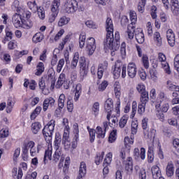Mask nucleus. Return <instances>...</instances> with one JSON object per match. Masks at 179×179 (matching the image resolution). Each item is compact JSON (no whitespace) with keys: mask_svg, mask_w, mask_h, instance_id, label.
<instances>
[{"mask_svg":"<svg viewBox=\"0 0 179 179\" xmlns=\"http://www.w3.org/2000/svg\"><path fill=\"white\" fill-rule=\"evenodd\" d=\"M106 38L103 41L104 50L108 51L110 50L112 57L115 55V51L120 48V32H115V43H114V24L113 20L108 17L106 21Z\"/></svg>","mask_w":179,"mask_h":179,"instance_id":"f257e3e1","label":"nucleus"},{"mask_svg":"<svg viewBox=\"0 0 179 179\" xmlns=\"http://www.w3.org/2000/svg\"><path fill=\"white\" fill-rule=\"evenodd\" d=\"M63 10L66 13L73 14L76 12H83L85 6L82 3H78L76 0H66L63 5Z\"/></svg>","mask_w":179,"mask_h":179,"instance_id":"f03ea898","label":"nucleus"},{"mask_svg":"<svg viewBox=\"0 0 179 179\" xmlns=\"http://www.w3.org/2000/svg\"><path fill=\"white\" fill-rule=\"evenodd\" d=\"M29 152L31 157H37L40 153V145L36 146V143L33 141L25 143L22 147V152L24 155H27Z\"/></svg>","mask_w":179,"mask_h":179,"instance_id":"7ed1b4c3","label":"nucleus"},{"mask_svg":"<svg viewBox=\"0 0 179 179\" xmlns=\"http://www.w3.org/2000/svg\"><path fill=\"white\" fill-rule=\"evenodd\" d=\"M155 103V106L159 105V107H162V110L164 113H167V111H169V108H170V105H169V98L163 92L158 94Z\"/></svg>","mask_w":179,"mask_h":179,"instance_id":"20e7f679","label":"nucleus"},{"mask_svg":"<svg viewBox=\"0 0 179 179\" xmlns=\"http://www.w3.org/2000/svg\"><path fill=\"white\" fill-rule=\"evenodd\" d=\"M130 20L131 23L128 25L127 31H126V36H127L128 38L132 40L134 38V36H135V23L138 20V17L136 16V13L135 11H130L129 13Z\"/></svg>","mask_w":179,"mask_h":179,"instance_id":"39448f33","label":"nucleus"},{"mask_svg":"<svg viewBox=\"0 0 179 179\" xmlns=\"http://www.w3.org/2000/svg\"><path fill=\"white\" fill-rule=\"evenodd\" d=\"M122 71V78L124 79L127 78V67L125 66H122L121 63L116 62L114 66H112L111 72L113 76L114 79H118L121 76Z\"/></svg>","mask_w":179,"mask_h":179,"instance_id":"423d86ee","label":"nucleus"},{"mask_svg":"<svg viewBox=\"0 0 179 179\" xmlns=\"http://www.w3.org/2000/svg\"><path fill=\"white\" fill-rule=\"evenodd\" d=\"M61 145V134L56 133L55 138V149L56 150L55 154L53 155V160L57 163L61 159L62 156V148L59 147Z\"/></svg>","mask_w":179,"mask_h":179,"instance_id":"0eeeda50","label":"nucleus"},{"mask_svg":"<svg viewBox=\"0 0 179 179\" xmlns=\"http://www.w3.org/2000/svg\"><path fill=\"white\" fill-rule=\"evenodd\" d=\"M55 128V120H51L43 129V134L45 136V141L50 142L52 140V134Z\"/></svg>","mask_w":179,"mask_h":179,"instance_id":"6e6552de","label":"nucleus"},{"mask_svg":"<svg viewBox=\"0 0 179 179\" xmlns=\"http://www.w3.org/2000/svg\"><path fill=\"white\" fill-rule=\"evenodd\" d=\"M124 142V147L121 149L120 155V157L123 159L127 157V153H129L131 148L134 145V136H131V138L125 137Z\"/></svg>","mask_w":179,"mask_h":179,"instance_id":"1a4fd4ad","label":"nucleus"},{"mask_svg":"<svg viewBox=\"0 0 179 179\" xmlns=\"http://www.w3.org/2000/svg\"><path fill=\"white\" fill-rule=\"evenodd\" d=\"M78 64L80 66V75L83 79V78L87 76V70L86 68L89 66V64H87V62H86V57H85V56L80 57Z\"/></svg>","mask_w":179,"mask_h":179,"instance_id":"9d476101","label":"nucleus"},{"mask_svg":"<svg viewBox=\"0 0 179 179\" xmlns=\"http://www.w3.org/2000/svg\"><path fill=\"white\" fill-rule=\"evenodd\" d=\"M167 58L166 57V55L162 52L158 54V61L161 62L162 68H163L164 72L167 73V75H170L171 73V71L170 70V66L169 63L166 62Z\"/></svg>","mask_w":179,"mask_h":179,"instance_id":"9b49d317","label":"nucleus"},{"mask_svg":"<svg viewBox=\"0 0 179 179\" xmlns=\"http://www.w3.org/2000/svg\"><path fill=\"white\" fill-rule=\"evenodd\" d=\"M73 138L72 140V149H76L78 148V142H79V124L74 123L73 125Z\"/></svg>","mask_w":179,"mask_h":179,"instance_id":"f8f14e48","label":"nucleus"},{"mask_svg":"<svg viewBox=\"0 0 179 179\" xmlns=\"http://www.w3.org/2000/svg\"><path fill=\"white\" fill-rule=\"evenodd\" d=\"M86 51L89 55H93L96 51V39L94 38H88L86 41Z\"/></svg>","mask_w":179,"mask_h":179,"instance_id":"ddd939ff","label":"nucleus"},{"mask_svg":"<svg viewBox=\"0 0 179 179\" xmlns=\"http://www.w3.org/2000/svg\"><path fill=\"white\" fill-rule=\"evenodd\" d=\"M136 90L141 93L140 99H149V93L146 91V86L143 83H138L136 86Z\"/></svg>","mask_w":179,"mask_h":179,"instance_id":"4468645a","label":"nucleus"},{"mask_svg":"<svg viewBox=\"0 0 179 179\" xmlns=\"http://www.w3.org/2000/svg\"><path fill=\"white\" fill-rule=\"evenodd\" d=\"M114 107V103L111 98H108L104 104V109L107 113L106 120L110 121V117L111 115V112L113 111V108Z\"/></svg>","mask_w":179,"mask_h":179,"instance_id":"2eb2a0df","label":"nucleus"},{"mask_svg":"<svg viewBox=\"0 0 179 179\" xmlns=\"http://www.w3.org/2000/svg\"><path fill=\"white\" fill-rule=\"evenodd\" d=\"M138 72V67H136V64L135 62H129L127 65V74L131 79H134L136 76Z\"/></svg>","mask_w":179,"mask_h":179,"instance_id":"dca6fc26","label":"nucleus"},{"mask_svg":"<svg viewBox=\"0 0 179 179\" xmlns=\"http://www.w3.org/2000/svg\"><path fill=\"white\" fill-rule=\"evenodd\" d=\"M62 156L60 157V161L58 165L59 169H62L63 167V171L64 173H66L68 171V169H69V164H70V158L67 157L65 159L64 165V157H62Z\"/></svg>","mask_w":179,"mask_h":179,"instance_id":"f3484780","label":"nucleus"},{"mask_svg":"<svg viewBox=\"0 0 179 179\" xmlns=\"http://www.w3.org/2000/svg\"><path fill=\"white\" fill-rule=\"evenodd\" d=\"M12 23L16 29H20V27H22V24H23L22 15L17 13L14 14L12 17Z\"/></svg>","mask_w":179,"mask_h":179,"instance_id":"a211bd4d","label":"nucleus"},{"mask_svg":"<svg viewBox=\"0 0 179 179\" xmlns=\"http://www.w3.org/2000/svg\"><path fill=\"white\" fill-rule=\"evenodd\" d=\"M166 38L171 47L176 45V34H174L173 29H168L166 31Z\"/></svg>","mask_w":179,"mask_h":179,"instance_id":"6ab92c4d","label":"nucleus"},{"mask_svg":"<svg viewBox=\"0 0 179 179\" xmlns=\"http://www.w3.org/2000/svg\"><path fill=\"white\" fill-rule=\"evenodd\" d=\"M108 67V63L107 62H103L102 64H99L97 71L98 79H101V78H103L104 71H107Z\"/></svg>","mask_w":179,"mask_h":179,"instance_id":"aec40b11","label":"nucleus"},{"mask_svg":"<svg viewBox=\"0 0 179 179\" xmlns=\"http://www.w3.org/2000/svg\"><path fill=\"white\" fill-rule=\"evenodd\" d=\"M55 104V99L52 97H48L45 99L43 103V111H47L48 107H54Z\"/></svg>","mask_w":179,"mask_h":179,"instance_id":"412c9836","label":"nucleus"},{"mask_svg":"<svg viewBox=\"0 0 179 179\" xmlns=\"http://www.w3.org/2000/svg\"><path fill=\"white\" fill-rule=\"evenodd\" d=\"M134 155L135 159H141V160H145L146 159V150L144 148H141V152H139V148H135L134 151Z\"/></svg>","mask_w":179,"mask_h":179,"instance_id":"4be33fe9","label":"nucleus"},{"mask_svg":"<svg viewBox=\"0 0 179 179\" xmlns=\"http://www.w3.org/2000/svg\"><path fill=\"white\" fill-rule=\"evenodd\" d=\"M124 169L127 171L128 174H131L134 170V164L131 157H128L126 161L124 162Z\"/></svg>","mask_w":179,"mask_h":179,"instance_id":"5701e85b","label":"nucleus"},{"mask_svg":"<svg viewBox=\"0 0 179 179\" xmlns=\"http://www.w3.org/2000/svg\"><path fill=\"white\" fill-rule=\"evenodd\" d=\"M61 6V0H53L50 6L51 13L58 15L59 13V6Z\"/></svg>","mask_w":179,"mask_h":179,"instance_id":"b1692460","label":"nucleus"},{"mask_svg":"<svg viewBox=\"0 0 179 179\" xmlns=\"http://www.w3.org/2000/svg\"><path fill=\"white\" fill-rule=\"evenodd\" d=\"M134 33L137 43H138V44H143V43H145V35L142 29H137L136 31L134 29Z\"/></svg>","mask_w":179,"mask_h":179,"instance_id":"393cba45","label":"nucleus"},{"mask_svg":"<svg viewBox=\"0 0 179 179\" xmlns=\"http://www.w3.org/2000/svg\"><path fill=\"white\" fill-rule=\"evenodd\" d=\"M151 171L152 174L153 179H160L162 178V171H160V168L158 166H153L151 168Z\"/></svg>","mask_w":179,"mask_h":179,"instance_id":"a878e982","label":"nucleus"},{"mask_svg":"<svg viewBox=\"0 0 179 179\" xmlns=\"http://www.w3.org/2000/svg\"><path fill=\"white\" fill-rule=\"evenodd\" d=\"M74 92V101H78L80 97V94H82V84L78 83L76 85L75 89L73 90Z\"/></svg>","mask_w":179,"mask_h":179,"instance_id":"bb28decb","label":"nucleus"},{"mask_svg":"<svg viewBox=\"0 0 179 179\" xmlns=\"http://www.w3.org/2000/svg\"><path fill=\"white\" fill-rule=\"evenodd\" d=\"M155 110L157 118H158L159 121H162V122H163V121H164V113H163L166 112L163 111V110L162 109V106H160L159 104L155 105Z\"/></svg>","mask_w":179,"mask_h":179,"instance_id":"cd10ccee","label":"nucleus"},{"mask_svg":"<svg viewBox=\"0 0 179 179\" xmlns=\"http://www.w3.org/2000/svg\"><path fill=\"white\" fill-rule=\"evenodd\" d=\"M171 10L175 16L179 15V1L178 0H171Z\"/></svg>","mask_w":179,"mask_h":179,"instance_id":"c85d7f7f","label":"nucleus"},{"mask_svg":"<svg viewBox=\"0 0 179 179\" xmlns=\"http://www.w3.org/2000/svg\"><path fill=\"white\" fill-rule=\"evenodd\" d=\"M141 103L138 106V113L142 115L145 113L146 108V103L149 101V99H140Z\"/></svg>","mask_w":179,"mask_h":179,"instance_id":"c756f323","label":"nucleus"},{"mask_svg":"<svg viewBox=\"0 0 179 179\" xmlns=\"http://www.w3.org/2000/svg\"><path fill=\"white\" fill-rule=\"evenodd\" d=\"M16 101L13 99L10 98L7 101V105H6V111L7 114H10L15 107Z\"/></svg>","mask_w":179,"mask_h":179,"instance_id":"7c9ffc66","label":"nucleus"},{"mask_svg":"<svg viewBox=\"0 0 179 179\" xmlns=\"http://www.w3.org/2000/svg\"><path fill=\"white\" fill-rule=\"evenodd\" d=\"M143 134L145 139H150L151 141V139H155V137L156 136V129H151L149 131L147 129L143 131Z\"/></svg>","mask_w":179,"mask_h":179,"instance_id":"2f4dec72","label":"nucleus"},{"mask_svg":"<svg viewBox=\"0 0 179 179\" xmlns=\"http://www.w3.org/2000/svg\"><path fill=\"white\" fill-rule=\"evenodd\" d=\"M113 89L116 99H117V100H120V97H121V85L120 84V82H115Z\"/></svg>","mask_w":179,"mask_h":179,"instance_id":"473e14b6","label":"nucleus"},{"mask_svg":"<svg viewBox=\"0 0 179 179\" xmlns=\"http://www.w3.org/2000/svg\"><path fill=\"white\" fill-rule=\"evenodd\" d=\"M166 173L168 177H173V176H174V164L173 162H168L166 169Z\"/></svg>","mask_w":179,"mask_h":179,"instance_id":"72a5a7b5","label":"nucleus"},{"mask_svg":"<svg viewBox=\"0 0 179 179\" xmlns=\"http://www.w3.org/2000/svg\"><path fill=\"white\" fill-rule=\"evenodd\" d=\"M153 40L158 47H161L162 44H163V41L162 39V36L160 35V32L155 31L153 34Z\"/></svg>","mask_w":179,"mask_h":179,"instance_id":"f704fd0d","label":"nucleus"},{"mask_svg":"<svg viewBox=\"0 0 179 179\" xmlns=\"http://www.w3.org/2000/svg\"><path fill=\"white\" fill-rule=\"evenodd\" d=\"M62 145L64 147V150L66 152L71 150V152L73 151V148H72V141L71 143V139L69 140H62Z\"/></svg>","mask_w":179,"mask_h":179,"instance_id":"c9c22d12","label":"nucleus"},{"mask_svg":"<svg viewBox=\"0 0 179 179\" xmlns=\"http://www.w3.org/2000/svg\"><path fill=\"white\" fill-rule=\"evenodd\" d=\"M78 62H79V52H77L73 54V59L71 64V69H76V66H78Z\"/></svg>","mask_w":179,"mask_h":179,"instance_id":"e433bc0d","label":"nucleus"},{"mask_svg":"<svg viewBox=\"0 0 179 179\" xmlns=\"http://www.w3.org/2000/svg\"><path fill=\"white\" fill-rule=\"evenodd\" d=\"M149 78L152 80V82H157L159 79V73L156 69H151L149 71Z\"/></svg>","mask_w":179,"mask_h":179,"instance_id":"4c0bfd02","label":"nucleus"},{"mask_svg":"<svg viewBox=\"0 0 179 179\" xmlns=\"http://www.w3.org/2000/svg\"><path fill=\"white\" fill-rule=\"evenodd\" d=\"M52 148H50L45 152V155L43 157V163L45 164H47V162H48V160L52 159Z\"/></svg>","mask_w":179,"mask_h":179,"instance_id":"58836bf2","label":"nucleus"},{"mask_svg":"<svg viewBox=\"0 0 179 179\" xmlns=\"http://www.w3.org/2000/svg\"><path fill=\"white\" fill-rule=\"evenodd\" d=\"M95 132L96 134V136L97 138H99V139H104V138L106 137V130H103V128H101V127L98 126L96 128Z\"/></svg>","mask_w":179,"mask_h":179,"instance_id":"ea45409f","label":"nucleus"},{"mask_svg":"<svg viewBox=\"0 0 179 179\" xmlns=\"http://www.w3.org/2000/svg\"><path fill=\"white\" fill-rule=\"evenodd\" d=\"M92 113L94 117H97L100 113V103L94 102L92 106Z\"/></svg>","mask_w":179,"mask_h":179,"instance_id":"a19ab883","label":"nucleus"},{"mask_svg":"<svg viewBox=\"0 0 179 179\" xmlns=\"http://www.w3.org/2000/svg\"><path fill=\"white\" fill-rule=\"evenodd\" d=\"M43 40H44V34H41V32L36 33L32 38V41L35 44H37V43H41Z\"/></svg>","mask_w":179,"mask_h":179,"instance_id":"79ce46f5","label":"nucleus"},{"mask_svg":"<svg viewBox=\"0 0 179 179\" xmlns=\"http://www.w3.org/2000/svg\"><path fill=\"white\" fill-rule=\"evenodd\" d=\"M45 69V67H44V63L41 62H38L36 65V72L35 73V75H36V76H41Z\"/></svg>","mask_w":179,"mask_h":179,"instance_id":"37998d69","label":"nucleus"},{"mask_svg":"<svg viewBox=\"0 0 179 179\" xmlns=\"http://www.w3.org/2000/svg\"><path fill=\"white\" fill-rule=\"evenodd\" d=\"M71 22V18L67 17L66 16H62L59 18L58 21L59 27H62L63 26H66L68 23Z\"/></svg>","mask_w":179,"mask_h":179,"instance_id":"c03bdc74","label":"nucleus"},{"mask_svg":"<svg viewBox=\"0 0 179 179\" xmlns=\"http://www.w3.org/2000/svg\"><path fill=\"white\" fill-rule=\"evenodd\" d=\"M86 173H87L86 163L82 162L80 163V168H79L78 176L85 177L86 176Z\"/></svg>","mask_w":179,"mask_h":179,"instance_id":"a18cd8bd","label":"nucleus"},{"mask_svg":"<svg viewBox=\"0 0 179 179\" xmlns=\"http://www.w3.org/2000/svg\"><path fill=\"white\" fill-rule=\"evenodd\" d=\"M166 87L171 92H179V86L173 84L171 80L167 81Z\"/></svg>","mask_w":179,"mask_h":179,"instance_id":"49530a36","label":"nucleus"},{"mask_svg":"<svg viewBox=\"0 0 179 179\" xmlns=\"http://www.w3.org/2000/svg\"><path fill=\"white\" fill-rule=\"evenodd\" d=\"M31 131L34 134H38L40 129H41V124L38 122H36L31 124Z\"/></svg>","mask_w":179,"mask_h":179,"instance_id":"de8ad7c7","label":"nucleus"},{"mask_svg":"<svg viewBox=\"0 0 179 179\" xmlns=\"http://www.w3.org/2000/svg\"><path fill=\"white\" fill-rule=\"evenodd\" d=\"M128 120H129V116L128 115H123L119 121L120 128H125V125H127Z\"/></svg>","mask_w":179,"mask_h":179,"instance_id":"09e8293b","label":"nucleus"},{"mask_svg":"<svg viewBox=\"0 0 179 179\" xmlns=\"http://www.w3.org/2000/svg\"><path fill=\"white\" fill-rule=\"evenodd\" d=\"M112 162H113V152H108L106 154L105 157L103 164L104 166H110Z\"/></svg>","mask_w":179,"mask_h":179,"instance_id":"8fccbe9b","label":"nucleus"},{"mask_svg":"<svg viewBox=\"0 0 179 179\" xmlns=\"http://www.w3.org/2000/svg\"><path fill=\"white\" fill-rule=\"evenodd\" d=\"M87 129L90 134V141L91 143L94 142V139H96V130L94 129H90V127H87Z\"/></svg>","mask_w":179,"mask_h":179,"instance_id":"3c124183","label":"nucleus"},{"mask_svg":"<svg viewBox=\"0 0 179 179\" xmlns=\"http://www.w3.org/2000/svg\"><path fill=\"white\" fill-rule=\"evenodd\" d=\"M33 26V23L31 22V21L29 19L27 20H22V24L21 27H22V29H31V27H32Z\"/></svg>","mask_w":179,"mask_h":179,"instance_id":"603ef678","label":"nucleus"},{"mask_svg":"<svg viewBox=\"0 0 179 179\" xmlns=\"http://www.w3.org/2000/svg\"><path fill=\"white\" fill-rule=\"evenodd\" d=\"M141 62L145 69H149V57L146 55H143L141 59Z\"/></svg>","mask_w":179,"mask_h":179,"instance_id":"864d4df0","label":"nucleus"},{"mask_svg":"<svg viewBox=\"0 0 179 179\" xmlns=\"http://www.w3.org/2000/svg\"><path fill=\"white\" fill-rule=\"evenodd\" d=\"M85 41H86V33L82 32L80 34V38H79L80 48H83L85 47Z\"/></svg>","mask_w":179,"mask_h":179,"instance_id":"5fc2aeb1","label":"nucleus"},{"mask_svg":"<svg viewBox=\"0 0 179 179\" xmlns=\"http://www.w3.org/2000/svg\"><path fill=\"white\" fill-rule=\"evenodd\" d=\"M117 141V130H113L108 137V143H114Z\"/></svg>","mask_w":179,"mask_h":179,"instance_id":"6e6d98bb","label":"nucleus"},{"mask_svg":"<svg viewBox=\"0 0 179 179\" xmlns=\"http://www.w3.org/2000/svg\"><path fill=\"white\" fill-rule=\"evenodd\" d=\"M65 94H60L58 99V106L59 107V108H64V106H65Z\"/></svg>","mask_w":179,"mask_h":179,"instance_id":"4d7b16f0","label":"nucleus"},{"mask_svg":"<svg viewBox=\"0 0 179 179\" xmlns=\"http://www.w3.org/2000/svg\"><path fill=\"white\" fill-rule=\"evenodd\" d=\"M146 5V0H141L138 4L137 9L140 13H143L145 12V6Z\"/></svg>","mask_w":179,"mask_h":179,"instance_id":"13d9d810","label":"nucleus"},{"mask_svg":"<svg viewBox=\"0 0 179 179\" xmlns=\"http://www.w3.org/2000/svg\"><path fill=\"white\" fill-rule=\"evenodd\" d=\"M41 106L36 107L33 113L31 114V120H36L37 115H40V113H41Z\"/></svg>","mask_w":179,"mask_h":179,"instance_id":"bf43d9fd","label":"nucleus"},{"mask_svg":"<svg viewBox=\"0 0 179 179\" xmlns=\"http://www.w3.org/2000/svg\"><path fill=\"white\" fill-rule=\"evenodd\" d=\"M148 163H152L155 160V155H153V148L150 147L148 152Z\"/></svg>","mask_w":179,"mask_h":179,"instance_id":"052dcab7","label":"nucleus"},{"mask_svg":"<svg viewBox=\"0 0 179 179\" xmlns=\"http://www.w3.org/2000/svg\"><path fill=\"white\" fill-rule=\"evenodd\" d=\"M36 10L38 12L39 19H41L42 20L45 19V11L44 10V8L38 7Z\"/></svg>","mask_w":179,"mask_h":179,"instance_id":"680f3d73","label":"nucleus"},{"mask_svg":"<svg viewBox=\"0 0 179 179\" xmlns=\"http://www.w3.org/2000/svg\"><path fill=\"white\" fill-rule=\"evenodd\" d=\"M138 120H132L131 122V134L136 135L138 132Z\"/></svg>","mask_w":179,"mask_h":179,"instance_id":"e2e57ef3","label":"nucleus"},{"mask_svg":"<svg viewBox=\"0 0 179 179\" xmlns=\"http://www.w3.org/2000/svg\"><path fill=\"white\" fill-rule=\"evenodd\" d=\"M27 6L29 8V9L31 10H32V12L35 13L37 12V9L38 8V7H37V4L36 3V1L31 2V1H29L27 3Z\"/></svg>","mask_w":179,"mask_h":179,"instance_id":"0e129e2a","label":"nucleus"},{"mask_svg":"<svg viewBox=\"0 0 179 179\" xmlns=\"http://www.w3.org/2000/svg\"><path fill=\"white\" fill-rule=\"evenodd\" d=\"M104 152H101V153L98 154L95 158V163L97 166H99V164H100V163H101V162H103V159L104 157Z\"/></svg>","mask_w":179,"mask_h":179,"instance_id":"69168bd1","label":"nucleus"},{"mask_svg":"<svg viewBox=\"0 0 179 179\" xmlns=\"http://www.w3.org/2000/svg\"><path fill=\"white\" fill-rule=\"evenodd\" d=\"M85 25L89 29H97V27H99L97 24H96V22H93L92 20H87V21H86L85 22Z\"/></svg>","mask_w":179,"mask_h":179,"instance_id":"338daca9","label":"nucleus"},{"mask_svg":"<svg viewBox=\"0 0 179 179\" xmlns=\"http://www.w3.org/2000/svg\"><path fill=\"white\" fill-rule=\"evenodd\" d=\"M20 1L19 0H14L11 8L13 10H16V12H20V7H19Z\"/></svg>","mask_w":179,"mask_h":179,"instance_id":"774afa93","label":"nucleus"}]
</instances>
